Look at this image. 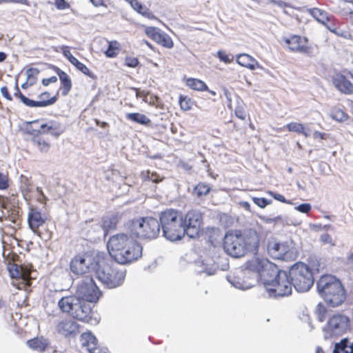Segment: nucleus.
I'll return each instance as SVG.
<instances>
[{"label":"nucleus","instance_id":"14","mask_svg":"<svg viewBox=\"0 0 353 353\" xmlns=\"http://www.w3.org/2000/svg\"><path fill=\"white\" fill-rule=\"evenodd\" d=\"M77 292L81 296L82 301L96 302L101 296V292L92 278L84 281L78 288Z\"/></svg>","mask_w":353,"mask_h":353},{"label":"nucleus","instance_id":"20","mask_svg":"<svg viewBox=\"0 0 353 353\" xmlns=\"http://www.w3.org/2000/svg\"><path fill=\"white\" fill-rule=\"evenodd\" d=\"M57 331L64 336H73L78 333V325L71 319H65L57 324Z\"/></svg>","mask_w":353,"mask_h":353},{"label":"nucleus","instance_id":"30","mask_svg":"<svg viewBox=\"0 0 353 353\" xmlns=\"http://www.w3.org/2000/svg\"><path fill=\"white\" fill-rule=\"evenodd\" d=\"M198 263L201 268L199 272L206 273L208 275H213L217 270V266L211 259L199 261Z\"/></svg>","mask_w":353,"mask_h":353},{"label":"nucleus","instance_id":"54","mask_svg":"<svg viewBox=\"0 0 353 353\" xmlns=\"http://www.w3.org/2000/svg\"><path fill=\"white\" fill-rule=\"evenodd\" d=\"M125 65L130 68H135L138 63L139 61L137 58L132 57H127L125 59Z\"/></svg>","mask_w":353,"mask_h":353},{"label":"nucleus","instance_id":"64","mask_svg":"<svg viewBox=\"0 0 353 353\" xmlns=\"http://www.w3.org/2000/svg\"><path fill=\"white\" fill-rule=\"evenodd\" d=\"M92 350L90 351L88 353H108V351L106 349H101L97 345L95 347H92Z\"/></svg>","mask_w":353,"mask_h":353},{"label":"nucleus","instance_id":"33","mask_svg":"<svg viewBox=\"0 0 353 353\" xmlns=\"http://www.w3.org/2000/svg\"><path fill=\"white\" fill-rule=\"evenodd\" d=\"M33 134H35L32 138L34 145L36 146L40 152H47L50 148V144L42 137L38 136L39 134L37 132H34Z\"/></svg>","mask_w":353,"mask_h":353},{"label":"nucleus","instance_id":"27","mask_svg":"<svg viewBox=\"0 0 353 353\" xmlns=\"http://www.w3.org/2000/svg\"><path fill=\"white\" fill-rule=\"evenodd\" d=\"M125 119L132 122L143 125H149L151 123L150 119L145 114L139 112L127 113Z\"/></svg>","mask_w":353,"mask_h":353},{"label":"nucleus","instance_id":"45","mask_svg":"<svg viewBox=\"0 0 353 353\" xmlns=\"http://www.w3.org/2000/svg\"><path fill=\"white\" fill-rule=\"evenodd\" d=\"M316 314L318 320L320 322H323L326 319V317H327L326 307L321 303H319L317 305V307L316 310Z\"/></svg>","mask_w":353,"mask_h":353},{"label":"nucleus","instance_id":"10","mask_svg":"<svg viewBox=\"0 0 353 353\" xmlns=\"http://www.w3.org/2000/svg\"><path fill=\"white\" fill-rule=\"evenodd\" d=\"M350 329V319L343 314H334L328 319L323 329L325 339L340 336Z\"/></svg>","mask_w":353,"mask_h":353},{"label":"nucleus","instance_id":"11","mask_svg":"<svg viewBox=\"0 0 353 353\" xmlns=\"http://www.w3.org/2000/svg\"><path fill=\"white\" fill-rule=\"evenodd\" d=\"M249 272H252L256 274L255 279L259 276L264 282L265 279L269 277L270 274L276 272V265L268 259L254 258L247 262L245 270L243 274L245 275Z\"/></svg>","mask_w":353,"mask_h":353},{"label":"nucleus","instance_id":"42","mask_svg":"<svg viewBox=\"0 0 353 353\" xmlns=\"http://www.w3.org/2000/svg\"><path fill=\"white\" fill-rule=\"evenodd\" d=\"M39 73V70L37 68H29L26 70V80L30 82V85H33L36 83Z\"/></svg>","mask_w":353,"mask_h":353},{"label":"nucleus","instance_id":"26","mask_svg":"<svg viewBox=\"0 0 353 353\" xmlns=\"http://www.w3.org/2000/svg\"><path fill=\"white\" fill-rule=\"evenodd\" d=\"M81 342L83 347L89 352L97 345V339L90 332H85L81 335Z\"/></svg>","mask_w":353,"mask_h":353},{"label":"nucleus","instance_id":"46","mask_svg":"<svg viewBox=\"0 0 353 353\" xmlns=\"http://www.w3.org/2000/svg\"><path fill=\"white\" fill-rule=\"evenodd\" d=\"M116 219L114 217H105L102 221V227L104 230L108 231L116 227Z\"/></svg>","mask_w":353,"mask_h":353},{"label":"nucleus","instance_id":"57","mask_svg":"<svg viewBox=\"0 0 353 353\" xmlns=\"http://www.w3.org/2000/svg\"><path fill=\"white\" fill-rule=\"evenodd\" d=\"M269 194L272 196L274 197V199H275L276 200L279 201H281L282 203H291V202L290 201H288L285 197L281 194H279V193H275V192H269Z\"/></svg>","mask_w":353,"mask_h":353},{"label":"nucleus","instance_id":"59","mask_svg":"<svg viewBox=\"0 0 353 353\" xmlns=\"http://www.w3.org/2000/svg\"><path fill=\"white\" fill-rule=\"evenodd\" d=\"M55 6L59 10H64L69 8V4L65 0H56Z\"/></svg>","mask_w":353,"mask_h":353},{"label":"nucleus","instance_id":"60","mask_svg":"<svg viewBox=\"0 0 353 353\" xmlns=\"http://www.w3.org/2000/svg\"><path fill=\"white\" fill-rule=\"evenodd\" d=\"M36 196L40 203H43L46 200V196L43 194L42 190L40 188H36Z\"/></svg>","mask_w":353,"mask_h":353},{"label":"nucleus","instance_id":"21","mask_svg":"<svg viewBox=\"0 0 353 353\" xmlns=\"http://www.w3.org/2000/svg\"><path fill=\"white\" fill-rule=\"evenodd\" d=\"M236 62L240 65L254 70L256 68H261L259 63L252 56L248 54H241L236 56Z\"/></svg>","mask_w":353,"mask_h":353},{"label":"nucleus","instance_id":"34","mask_svg":"<svg viewBox=\"0 0 353 353\" xmlns=\"http://www.w3.org/2000/svg\"><path fill=\"white\" fill-rule=\"evenodd\" d=\"M27 344L30 348L39 352L44 351L48 345L46 339L36 338L27 341Z\"/></svg>","mask_w":353,"mask_h":353},{"label":"nucleus","instance_id":"43","mask_svg":"<svg viewBox=\"0 0 353 353\" xmlns=\"http://www.w3.org/2000/svg\"><path fill=\"white\" fill-rule=\"evenodd\" d=\"M70 63L83 74L89 77H92V74L88 68L85 65L80 62L76 57L74 59L70 60Z\"/></svg>","mask_w":353,"mask_h":353},{"label":"nucleus","instance_id":"31","mask_svg":"<svg viewBox=\"0 0 353 353\" xmlns=\"http://www.w3.org/2000/svg\"><path fill=\"white\" fill-rule=\"evenodd\" d=\"M38 98V101H34L36 103L34 107H46L54 104L57 100L54 97L50 98V94L47 92L41 93Z\"/></svg>","mask_w":353,"mask_h":353},{"label":"nucleus","instance_id":"49","mask_svg":"<svg viewBox=\"0 0 353 353\" xmlns=\"http://www.w3.org/2000/svg\"><path fill=\"white\" fill-rule=\"evenodd\" d=\"M159 98L154 94H150L149 92L147 97L145 99L144 102L148 103L150 105L159 107Z\"/></svg>","mask_w":353,"mask_h":353},{"label":"nucleus","instance_id":"61","mask_svg":"<svg viewBox=\"0 0 353 353\" xmlns=\"http://www.w3.org/2000/svg\"><path fill=\"white\" fill-rule=\"evenodd\" d=\"M134 90L136 91V97L142 98L143 101H144L149 92L145 90H140L137 88H134Z\"/></svg>","mask_w":353,"mask_h":353},{"label":"nucleus","instance_id":"58","mask_svg":"<svg viewBox=\"0 0 353 353\" xmlns=\"http://www.w3.org/2000/svg\"><path fill=\"white\" fill-rule=\"evenodd\" d=\"M8 178L3 174H0V190H5L8 188Z\"/></svg>","mask_w":353,"mask_h":353},{"label":"nucleus","instance_id":"35","mask_svg":"<svg viewBox=\"0 0 353 353\" xmlns=\"http://www.w3.org/2000/svg\"><path fill=\"white\" fill-rule=\"evenodd\" d=\"M310 13L314 19L323 24H326L330 20L327 13L321 9L317 8H312L310 10Z\"/></svg>","mask_w":353,"mask_h":353},{"label":"nucleus","instance_id":"39","mask_svg":"<svg viewBox=\"0 0 353 353\" xmlns=\"http://www.w3.org/2000/svg\"><path fill=\"white\" fill-rule=\"evenodd\" d=\"M330 117L336 121H343L347 118V114L339 108H333L330 112Z\"/></svg>","mask_w":353,"mask_h":353},{"label":"nucleus","instance_id":"29","mask_svg":"<svg viewBox=\"0 0 353 353\" xmlns=\"http://www.w3.org/2000/svg\"><path fill=\"white\" fill-rule=\"evenodd\" d=\"M284 128H286L290 132H294L303 134L308 137L311 134V130L309 128H305L302 123L292 122L288 123Z\"/></svg>","mask_w":353,"mask_h":353},{"label":"nucleus","instance_id":"18","mask_svg":"<svg viewBox=\"0 0 353 353\" xmlns=\"http://www.w3.org/2000/svg\"><path fill=\"white\" fill-rule=\"evenodd\" d=\"M284 41L291 51L303 53L308 51V47L307 46V40L305 37L293 35L290 38H285Z\"/></svg>","mask_w":353,"mask_h":353},{"label":"nucleus","instance_id":"22","mask_svg":"<svg viewBox=\"0 0 353 353\" xmlns=\"http://www.w3.org/2000/svg\"><path fill=\"white\" fill-rule=\"evenodd\" d=\"M10 276L12 278L21 279L28 285H30V272L25 270L22 266L12 265L9 268Z\"/></svg>","mask_w":353,"mask_h":353},{"label":"nucleus","instance_id":"13","mask_svg":"<svg viewBox=\"0 0 353 353\" xmlns=\"http://www.w3.org/2000/svg\"><path fill=\"white\" fill-rule=\"evenodd\" d=\"M202 224V214L196 210H190L183 218V228L185 234L190 238L199 235Z\"/></svg>","mask_w":353,"mask_h":353},{"label":"nucleus","instance_id":"38","mask_svg":"<svg viewBox=\"0 0 353 353\" xmlns=\"http://www.w3.org/2000/svg\"><path fill=\"white\" fill-rule=\"evenodd\" d=\"M157 43L169 49L172 48L174 45L171 37L164 32L161 33Z\"/></svg>","mask_w":353,"mask_h":353},{"label":"nucleus","instance_id":"40","mask_svg":"<svg viewBox=\"0 0 353 353\" xmlns=\"http://www.w3.org/2000/svg\"><path fill=\"white\" fill-rule=\"evenodd\" d=\"M210 190V188L208 185L205 183H199L194 190V194L200 197L202 196H205Z\"/></svg>","mask_w":353,"mask_h":353},{"label":"nucleus","instance_id":"5","mask_svg":"<svg viewBox=\"0 0 353 353\" xmlns=\"http://www.w3.org/2000/svg\"><path fill=\"white\" fill-rule=\"evenodd\" d=\"M159 223L163 236L170 241L181 240L185 234L183 217L177 210L170 209L163 212L160 216Z\"/></svg>","mask_w":353,"mask_h":353},{"label":"nucleus","instance_id":"9","mask_svg":"<svg viewBox=\"0 0 353 353\" xmlns=\"http://www.w3.org/2000/svg\"><path fill=\"white\" fill-rule=\"evenodd\" d=\"M289 274L293 286L297 292H307L313 285L312 272L303 263L299 262L293 265L289 270Z\"/></svg>","mask_w":353,"mask_h":353},{"label":"nucleus","instance_id":"53","mask_svg":"<svg viewBox=\"0 0 353 353\" xmlns=\"http://www.w3.org/2000/svg\"><path fill=\"white\" fill-rule=\"evenodd\" d=\"M312 209V205L310 203H302L298 206L295 207V210L302 212V213H308Z\"/></svg>","mask_w":353,"mask_h":353},{"label":"nucleus","instance_id":"25","mask_svg":"<svg viewBox=\"0 0 353 353\" xmlns=\"http://www.w3.org/2000/svg\"><path fill=\"white\" fill-rule=\"evenodd\" d=\"M57 74L61 82L62 87L61 88L62 95L66 96L72 88V82L69 76L60 69H57Z\"/></svg>","mask_w":353,"mask_h":353},{"label":"nucleus","instance_id":"2","mask_svg":"<svg viewBox=\"0 0 353 353\" xmlns=\"http://www.w3.org/2000/svg\"><path fill=\"white\" fill-rule=\"evenodd\" d=\"M107 248L111 258L120 264L131 263L142 255V247L128 231L111 236Z\"/></svg>","mask_w":353,"mask_h":353},{"label":"nucleus","instance_id":"44","mask_svg":"<svg viewBox=\"0 0 353 353\" xmlns=\"http://www.w3.org/2000/svg\"><path fill=\"white\" fill-rule=\"evenodd\" d=\"M179 102L181 110L184 111L190 110L192 108V105L193 103L190 98L182 95L179 97Z\"/></svg>","mask_w":353,"mask_h":353},{"label":"nucleus","instance_id":"51","mask_svg":"<svg viewBox=\"0 0 353 353\" xmlns=\"http://www.w3.org/2000/svg\"><path fill=\"white\" fill-rule=\"evenodd\" d=\"M320 241L323 244H329L332 246L335 245V243L333 242V239H332V236L327 233H324V234H321L320 236Z\"/></svg>","mask_w":353,"mask_h":353},{"label":"nucleus","instance_id":"37","mask_svg":"<svg viewBox=\"0 0 353 353\" xmlns=\"http://www.w3.org/2000/svg\"><path fill=\"white\" fill-rule=\"evenodd\" d=\"M108 48L105 52L107 57H115L119 52L120 44L117 41H108Z\"/></svg>","mask_w":353,"mask_h":353},{"label":"nucleus","instance_id":"63","mask_svg":"<svg viewBox=\"0 0 353 353\" xmlns=\"http://www.w3.org/2000/svg\"><path fill=\"white\" fill-rule=\"evenodd\" d=\"M57 81V77L55 76H52L50 78L43 79L42 81V83L43 85L47 86L50 83H55Z\"/></svg>","mask_w":353,"mask_h":353},{"label":"nucleus","instance_id":"15","mask_svg":"<svg viewBox=\"0 0 353 353\" xmlns=\"http://www.w3.org/2000/svg\"><path fill=\"white\" fill-rule=\"evenodd\" d=\"M38 123L39 121L37 120L30 123V126L27 128L28 132L30 134H34V132H37V134L50 133L51 135L56 137H58L64 132V128H62L61 124L57 121H51L47 123H42L40 125V128L39 130L32 128L33 125Z\"/></svg>","mask_w":353,"mask_h":353},{"label":"nucleus","instance_id":"62","mask_svg":"<svg viewBox=\"0 0 353 353\" xmlns=\"http://www.w3.org/2000/svg\"><path fill=\"white\" fill-rule=\"evenodd\" d=\"M1 93L6 99L11 101L12 99V96L10 94L8 88L3 86L1 88Z\"/></svg>","mask_w":353,"mask_h":353},{"label":"nucleus","instance_id":"8","mask_svg":"<svg viewBox=\"0 0 353 353\" xmlns=\"http://www.w3.org/2000/svg\"><path fill=\"white\" fill-rule=\"evenodd\" d=\"M273 276L274 279L270 280L267 278L263 283L268 296L276 298L290 295L293 283L289 273L283 270H278L276 268V272L269 275V277Z\"/></svg>","mask_w":353,"mask_h":353},{"label":"nucleus","instance_id":"56","mask_svg":"<svg viewBox=\"0 0 353 353\" xmlns=\"http://www.w3.org/2000/svg\"><path fill=\"white\" fill-rule=\"evenodd\" d=\"M61 50L63 54L65 57H66L68 61L70 62V60L74 59L75 57L72 54V53L70 51V49L68 46H61Z\"/></svg>","mask_w":353,"mask_h":353},{"label":"nucleus","instance_id":"55","mask_svg":"<svg viewBox=\"0 0 353 353\" xmlns=\"http://www.w3.org/2000/svg\"><path fill=\"white\" fill-rule=\"evenodd\" d=\"M235 115L242 119V120H244L246 117V113H245V111L244 110V108L242 107V106H237L235 109Z\"/></svg>","mask_w":353,"mask_h":353},{"label":"nucleus","instance_id":"36","mask_svg":"<svg viewBox=\"0 0 353 353\" xmlns=\"http://www.w3.org/2000/svg\"><path fill=\"white\" fill-rule=\"evenodd\" d=\"M15 92L14 93V96L17 98H19L21 101V102L25 104L28 107L30 108H34V105H36V103L34 102V100L30 99L25 97L19 90V88L18 87V83L16 82L15 87H14Z\"/></svg>","mask_w":353,"mask_h":353},{"label":"nucleus","instance_id":"32","mask_svg":"<svg viewBox=\"0 0 353 353\" xmlns=\"http://www.w3.org/2000/svg\"><path fill=\"white\" fill-rule=\"evenodd\" d=\"M186 85L190 88L196 90V91H204L208 90V87L203 81L194 79V78H188L186 80Z\"/></svg>","mask_w":353,"mask_h":353},{"label":"nucleus","instance_id":"4","mask_svg":"<svg viewBox=\"0 0 353 353\" xmlns=\"http://www.w3.org/2000/svg\"><path fill=\"white\" fill-rule=\"evenodd\" d=\"M316 285L319 295L330 306L338 307L346 299L345 291L341 282L333 275L322 276Z\"/></svg>","mask_w":353,"mask_h":353},{"label":"nucleus","instance_id":"6","mask_svg":"<svg viewBox=\"0 0 353 353\" xmlns=\"http://www.w3.org/2000/svg\"><path fill=\"white\" fill-rule=\"evenodd\" d=\"M59 309L69 313L73 318L83 322L92 323V311L90 304L77 296L70 295L61 298L58 302Z\"/></svg>","mask_w":353,"mask_h":353},{"label":"nucleus","instance_id":"47","mask_svg":"<svg viewBox=\"0 0 353 353\" xmlns=\"http://www.w3.org/2000/svg\"><path fill=\"white\" fill-rule=\"evenodd\" d=\"M21 188L23 194L32 191V187L29 179L23 175L21 176Z\"/></svg>","mask_w":353,"mask_h":353},{"label":"nucleus","instance_id":"52","mask_svg":"<svg viewBox=\"0 0 353 353\" xmlns=\"http://www.w3.org/2000/svg\"><path fill=\"white\" fill-rule=\"evenodd\" d=\"M217 57H219L220 61L225 63H229L232 61V57L230 58L228 54H227L225 52H223L221 50L217 52Z\"/></svg>","mask_w":353,"mask_h":353},{"label":"nucleus","instance_id":"7","mask_svg":"<svg viewBox=\"0 0 353 353\" xmlns=\"http://www.w3.org/2000/svg\"><path fill=\"white\" fill-rule=\"evenodd\" d=\"M125 228L134 238L154 239L160 233L159 221L155 218L149 216L129 221Z\"/></svg>","mask_w":353,"mask_h":353},{"label":"nucleus","instance_id":"41","mask_svg":"<svg viewBox=\"0 0 353 353\" xmlns=\"http://www.w3.org/2000/svg\"><path fill=\"white\" fill-rule=\"evenodd\" d=\"M145 33L148 37H149L153 41L157 42V39L159 38L161 32L157 28L150 26L145 28Z\"/></svg>","mask_w":353,"mask_h":353},{"label":"nucleus","instance_id":"3","mask_svg":"<svg viewBox=\"0 0 353 353\" xmlns=\"http://www.w3.org/2000/svg\"><path fill=\"white\" fill-rule=\"evenodd\" d=\"M120 265L112 259L99 258L94 261L93 272L104 286L116 288L123 283L125 278V270Z\"/></svg>","mask_w":353,"mask_h":353},{"label":"nucleus","instance_id":"50","mask_svg":"<svg viewBox=\"0 0 353 353\" xmlns=\"http://www.w3.org/2000/svg\"><path fill=\"white\" fill-rule=\"evenodd\" d=\"M252 200L256 205H257L259 207L261 208H264L268 205L271 203V201H268L265 198L254 197Z\"/></svg>","mask_w":353,"mask_h":353},{"label":"nucleus","instance_id":"1","mask_svg":"<svg viewBox=\"0 0 353 353\" xmlns=\"http://www.w3.org/2000/svg\"><path fill=\"white\" fill-rule=\"evenodd\" d=\"M259 245V234L252 229L229 231L225 234L223 241L225 252L234 258H239L248 253L256 254Z\"/></svg>","mask_w":353,"mask_h":353},{"label":"nucleus","instance_id":"23","mask_svg":"<svg viewBox=\"0 0 353 353\" xmlns=\"http://www.w3.org/2000/svg\"><path fill=\"white\" fill-rule=\"evenodd\" d=\"M228 281L232 286L242 290L250 289L254 286V281L252 279L244 281L239 276H230L228 277Z\"/></svg>","mask_w":353,"mask_h":353},{"label":"nucleus","instance_id":"19","mask_svg":"<svg viewBox=\"0 0 353 353\" xmlns=\"http://www.w3.org/2000/svg\"><path fill=\"white\" fill-rule=\"evenodd\" d=\"M334 87L341 93L345 94H353V83L343 74L337 73L332 77Z\"/></svg>","mask_w":353,"mask_h":353},{"label":"nucleus","instance_id":"24","mask_svg":"<svg viewBox=\"0 0 353 353\" xmlns=\"http://www.w3.org/2000/svg\"><path fill=\"white\" fill-rule=\"evenodd\" d=\"M131 7L142 16L150 19H156L155 16L150 11L149 8L141 4L138 0H130Z\"/></svg>","mask_w":353,"mask_h":353},{"label":"nucleus","instance_id":"28","mask_svg":"<svg viewBox=\"0 0 353 353\" xmlns=\"http://www.w3.org/2000/svg\"><path fill=\"white\" fill-rule=\"evenodd\" d=\"M333 353H353V342L347 339H342L335 344Z\"/></svg>","mask_w":353,"mask_h":353},{"label":"nucleus","instance_id":"16","mask_svg":"<svg viewBox=\"0 0 353 353\" xmlns=\"http://www.w3.org/2000/svg\"><path fill=\"white\" fill-rule=\"evenodd\" d=\"M94 263L92 262V258L88 256L78 255L70 261V267L72 273L81 275L93 271Z\"/></svg>","mask_w":353,"mask_h":353},{"label":"nucleus","instance_id":"12","mask_svg":"<svg viewBox=\"0 0 353 353\" xmlns=\"http://www.w3.org/2000/svg\"><path fill=\"white\" fill-rule=\"evenodd\" d=\"M268 252L272 258L276 259L292 261L296 258V252L294 248L287 242L270 241L268 244Z\"/></svg>","mask_w":353,"mask_h":353},{"label":"nucleus","instance_id":"48","mask_svg":"<svg viewBox=\"0 0 353 353\" xmlns=\"http://www.w3.org/2000/svg\"><path fill=\"white\" fill-rule=\"evenodd\" d=\"M260 218L266 223H281L282 224H283L285 221V219L282 216H277L274 218L268 216H261Z\"/></svg>","mask_w":353,"mask_h":353},{"label":"nucleus","instance_id":"17","mask_svg":"<svg viewBox=\"0 0 353 353\" xmlns=\"http://www.w3.org/2000/svg\"><path fill=\"white\" fill-rule=\"evenodd\" d=\"M46 216L41 212L33 207L29 208V212L28 214V222L30 229L37 233L40 226L43 225L46 222Z\"/></svg>","mask_w":353,"mask_h":353}]
</instances>
